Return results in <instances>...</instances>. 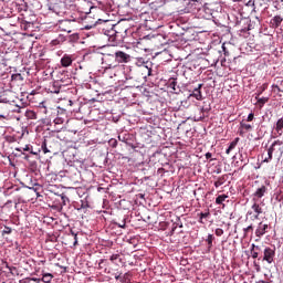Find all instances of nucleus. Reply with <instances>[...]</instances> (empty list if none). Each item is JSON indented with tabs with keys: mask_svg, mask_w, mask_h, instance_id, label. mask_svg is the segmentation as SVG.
Wrapping results in <instances>:
<instances>
[{
	"mask_svg": "<svg viewBox=\"0 0 283 283\" xmlns=\"http://www.w3.org/2000/svg\"><path fill=\"white\" fill-rule=\"evenodd\" d=\"M65 120H67V111L62 108V107H57V108H50L46 107V125H50V127H52V125H54V132H61V125H63V123H65Z\"/></svg>",
	"mask_w": 283,
	"mask_h": 283,
	"instance_id": "f257e3e1",
	"label": "nucleus"
},
{
	"mask_svg": "<svg viewBox=\"0 0 283 283\" xmlns=\"http://www.w3.org/2000/svg\"><path fill=\"white\" fill-rule=\"evenodd\" d=\"M273 155L277 156V158H282L283 156L282 140L276 139L270 145V147L268 148V157L263 159V163H271V160H273Z\"/></svg>",
	"mask_w": 283,
	"mask_h": 283,
	"instance_id": "f03ea898",
	"label": "nucleus"
},
{
	"mask_svg": "<svg viewBox=\"0 0 283 283\" xmlns=\"http://www.w3.org/2000/svg\"><path fill=\"white\" fill-rule=\"evenodd\" d=\"M124 77L125 80H123V83L126 88L140 87V82L136 78V74H134L132 66L124 67Z\"/></svg>",
	"mask_w": 283,
	"mask_h": 283,
	"instance_id": "7ed1b4c3",
	"label": "nucleus"
},
{
	"mask_svg": "<svg viewBox=\"0 0 283 283\" xmlns=\"http://www.w3.org/2000/svg\"><path fill=\"white\" fill-rule=\"evenodd\" d=\"M99 32L104 34V36H107L108 41H116V30L114 29V24H112V22H103L99 27Z\"/></svg>",
	"mask_w": 283,
	"mask_h": 283,
	"instance_id": "20e7f679",
	"label": "nucleus"
},
{
	"mask_svg": "<svg viewBox=\"0 0 283 283\" xmlns=\"http://www.w3.org/2000/svg\"><path fill=\"white\" fill-rule=\"evenodd\" d=\"M102 65H104L105 70H114V67H118L116 53H103Z\"/></svg>",
	"mask_w": 283,
	"mask_h": 283,
	"instance_id": "39448f33",
	"label": "nucleus"
},
{
	"mask_svg": "<svg viewBox=\"0 0 283 283\" xmlns=\"http://www.w3.org/2000/svg\"><path fill=\"white\" fill-rule=\"evenodd\" d=\"M262 213H264L262 206H260L258 201H253L251 210L247 212V218L250 216V220H260V216H262Z\"/></svg>",
	"mask_w": 283,
	"mask_h": 283,
	"instance_id": "423d86ee",
	"label": "nucleus"
},
{
	"mask_svg": "<svg viewBox=\"0 0 283 283\" xmlns=\"http://www.w3.org/2000/svg\"><path fill=\"white\" fill-rule=\"evenodd\" d=\"M55 82L59 83L62 87H67V85H72V78L70 77V73L65 70L57 73V80Z\"/></svg>",
	"mask_w": 283,
	"mask_h": 283,
	"instance_id": "0eeeda50",
	"label": "nucleus"
},
{
	"mask_svg": "<svg viewBox=\"0 0 283 283\" xmlns=\"http://www.w3.org/2000/svg\"><path fill=\"white\" fill-rule=\"evenodd\" d=\"M167 86L172 90V94H180L182 92L180 85H178V74H175L168 78Z\"/></svg>",
	"mask_w": 283,
	"mask_h": 283,
	"instance_id": "6e6552de",
	"label": "nucleus"
},
{
	"mask_svg": "<svg viewBox=\"0 0 283 283\" xmlns=\"http://www.w3.org/2000/svg\"><path fill=\"white\" fill-rule=\"evenodd\" d=\"M269 191V188L265 185L259 186L255 191L252 193V202H255L258 200H261V198H264Z\"/></svg>",
	"mask_w": 283,
	"mask_h": 283,
	"instance_id": "1a4fd4ad",
	"label": "nucleus"
},
{
	"mask_svg": "<svg viewBox=\"0 0 283 283\" xmlns=\"http://www.w3.org/2000/svg\"><path fill=\"white\" fill-rule=\"evenodd\" d=\"M263 262H268V264H273L275 260V248L265 247L263 250Z\"/></svg>",
	"mask_w": 283,
	"mask_h": 283,
	"instance_id": "9d476101",
	"label": "nucleus"
},
{
	"mask_svg": "<svg viewBox=\"0 0 283 283\" xmlns=\"http://www.w3.org/2000/svg\"><path fill=\"white\" fill-rule=\"evenodd\" d=\"M270 227L268 223L261 221L259 222V224L256 226V229L254 231L255 233V237L259 238H262L263 235H266L268 231H269Z\"/></svg>",
	"mask_w": 283,
	"mask_h": 283,
	"instance_id": "9b49d317",
	"label": "nucleus"
},
{
	"mask_svg": "<svg viewBox=\"0 0 283 283\" xmlns=\"http://www.w3.org/2000/svg\"><path fill=\"white\" fill-rule=\"evenodd\" d=\"M115 59L117 61V65H120V63H129L132 61V55L123 51H116Z\"/></svg>",
	"mask_w": 283,
	"mask_h": 283,
	"instance_id": "f8f14e48",
	"label": "nucleus"
},
{
	"mask_svg": "<svg viewBox=\"0 0 283 283\" xmlns=\"http://www.w3.org/2000/svg\"><path fill=\"white\" fill-rule=\"evenodd\" d=\"M205 84H198L195 88L189 90L190 94L189 96L191 98H196V101H202V86Z\"/></svg>",
	"mask_w": 283,
	"mask_h": 283,
	"instance_id": "ddd939ff",
	"label": "nucleus"
},
{
	"mask_svg": "<svg viewBox=\"0 0 283 283\" xmlns=\"http://www.w3.org/2000/svg\"><path fill=\"white\" fill-rule=\"evenodd\" d=\"M137 63H139V65H142V72L146 73V76H154V70H151V63H145V61H143V59H138Z\"/></svg>",
	"mask_w": 283,
	"mask_h": 283,
	"instance_id": "4468645a",
	"label": "nucleus"
},
{
	"mask_svg": "<svg viewBox=\"0 0 283 283\" xmlns=\"http://www.w3.org/2000/svg\"><path fill=\"white\" fill-rule=\"evenodd\" d=\"M61 66L62 67H70V65H72V63H74V56L70 55V54H64L61 57Z\"/></svg>",
	"mask_w": 283,
	"mask_h": 283,
	"instance_id": "2eb2a0df",
	"label": "nucleus"
},
{
	"mask_svg": "<svg viewBox=\"0 0 283 283\" xmlns=\"http://www.w3.org/2000/svg\"><path fill=\"white\" fill-rule=\"evenodd\" d=\"M283 18L282 15H274L270 20V27L273 28L274 30H277L282 25Z\"/></svg>",
	"mask_w": 283,
	"mask_h": 283,
	"instance_id": "dca6fc26",
	"label": "nucleus"
},
{
	"mask_svg": "<svg viewBox=\"0 0 283 283\" xmlns=\"http://www.w3.org/2000/svg\"><path fill=\"white\" fill-rule=\"evenodd\" d=\"M61 87H63L59 82L54 81L50 86H49V92L51 94H60L61 93Z\"/></svg>",
	"mask_w": 283,
	"mask_h": 283,
	"instance_id": "f3484780",
	"label": "nucleus"
},
{
	"mask_svg": "<svg viewBox=\"0 0 283 283\" xmlns=\"http://www.w3.org/2000/svg\"><path fill=\"white\" fill-rule=\"evenodd\" d=\"M274 129L279 136H282L283 134V117L279 118L276 120V124L274 126Z\"/></svg>",
	"mask_w": 283,
	"mask_h": 283,
	"instance_id": "a211bd4d",
	"label": "nucleus"
},
{
	"mask_svg": "<svg viewBox=\"0 0 283 283\" xmlns=\"http://www.w3.org/2000/svg\"><path fill=\"white\" fill-rule=\"evenodd\" d=\"M239 155H240L239 160L240 163L243 164V166L240 169H244V167H247V165L249 164V154L239 153Z\"/></svg>",
	"mask_w": 283,
	"mask_h": 283,
	"instance_id": "6ab92c4d",
	"label": "nucleus"
},
{
	"mask_svg": "<svg viewBox=\"0 0 283 283\" xmlns=\"http://www.w3.org/2000/svg\"><path fill=\"white\" fill-rule=\"evenodd\" d=\"M266 90H269V83L262 84V85L258 88V91H256V93H255V98H258L259 96H262V94H264V92H266Z\"/></svg>",
	"mask_w": 283,
	"mask_h": 283,
	"instance_id": "aec40b11",
	"label": "nucleus"
},
{
	"mask_svg": "<svg viewBox=\"0 0 283 283\" xmlns=\"http://www.w3.org/2000/svg\"><path fill=\"white\" fill-rule=\"evenodd\" d=\"M54 280V275L52 273H42V279H40V282L50 283Z\"/></svg>",
	"mask_w": 283,
	"mask_h": 283,
	"instance_id": "412c9836",
	"label": "nucleus"
},
{
	"mask_svg": "<svg viewBox=\"0 0 283 283\" xmlns=\"http://www.w3.org/2000/svg\"><path fill=\"white\" fill-rule=\"evenodd\" d=\"M19 283H41V279L38 277H24L19 281Z\"/></svg>",
	"mask_w": 283,
	"mask_h": 283,
	"instance_id": "4be33fe9",
	"label": "nucleus"
},
{
	"mask_svg": "<svg viewBox=\"0 0 283 283\" xmlns=\"http://www.w3.org/2000/svg\"><path fill=\"white\" fill-rule=\"evenodd\" d=\"M213 240H216V237L213 234H208L206 242L208 244V251H211L213 249Z\"/></svg>",
	"mask_w": 283,
	"mask_h": 283,
	"instance_id": "5701e85b",
	"label": "nucleus"
},
{
	"mask_svg": "<svg viewBox=\"0 0 283 283\" xmlns=\"http://www.w3.org/2000/svg\"><path fill=\"white\" fill-rule=\"evenodd\" d=\"M81 209H90V202L87 201V198L80 201V208H77V211H81Z\"/></svg>",
	"mask_w": 283,
	"mask_h": 283,
	"instance_id": "b1692460",
	"label": "nucleus"
},
{
	"mask_svg": "<svg viewBox=\"0 0 283 283\" xmlns=\"http://www.w3.org/2000/svg\"><path fill=\"white\" fill-rule=\"evenodd\" d=\"M256 103L260 107H264V105H266V103H269V97H258L256 98Z\"/></svg>",
	"mask_w": 283,
	"mask_h": 283,
	"instance_id": "393cba45",
	"label": "nucleus"
},
{
	"mask_svg": "<svg viewBox=\"0 0 283 283\" xmlns=\"http://www.w3.org/2000/svg\"><path fill=\"white\" fill-rule=\"evenodd\" d=\"M227 198H229V196H227V195H219L216 198V205H222L224 202V200H227Z\"/></svg>",
	"mask_w": 283,
	"mask_h": 283,
	"instance_id": "a878e982",
	"label": "nucleus"
},
{
	"mask_svg": "<svg viewBox=\"0 0 283 283\" xmlns=\"http://www.w3.org/2000/svg\"><path fill=\"white\" fill-rule=\"evenodd\" d=\"M241 129H245V132H251L253 129V126L251 124H247L244 122L240 123Z\"/></svg>",
	"mask_w": 283,
	"mask_h": 283,
	"instance_id": "bb28decb",
	"label": "nucleus"
},
{
	"mask_svg": "<svg viewBox=\"0 0 283 283\" xmlns=\"http://www.w3.org/2000/svg\"><path fill=\"white\" fill-rule=\"evenodd\" d=\"M114 224H116V227H118L119 229H125L126 224H127V217H124L122 222H114Z\"/></svg>",
	"mask_w": 283,
	"mask_h": 283,
	"instance_id": "cd10ccee",
	"label": "nucleus"
},
{
	"mask_svg": "<svg viewBox=\"0 0 283 283\" xmlns=\"http://www.w3.org/2000/svg\"><path fill=\"white\" fill-rule=\"evenodd\" d=\"M238 143H240V137H235L234 140L230 143L229 148L233 151V149L238 147Z\"/></svg>",
	"mask_w": 283,
	"mask_h": 283,
	"instance_id": "c85d7f7f",
	"label": "nucleus"
},
{
	"mask_svg": "<svg viewBox=\"0 0 283 283\" xmlns=\"http://www.w3.org/2000/svg\"><path fill=\"white\" fill-rule=\"evenodd\" d=\"M224 177H219L217 181H214L216 189H218V187H222V185H224Z\"/></svg>",
	"mask_w": 283,
	"mask_h": 283,
	"instance_id": "c756f323",
	"label": "nucleus"
},
{
	"mask_svg": "<svg viewBox=\"0 0 283 283\" xmlns=\"http://www.w3.org/2000/svg\"><path fill=\"white\" fill-rule=\"evenodd\" d=\"M108 145L109 147H113V149H116V147H118V140L112 138L108 140Z\"/></svg>",
	"mask_w": 283,
	"mask_h": 283,
	"instance_id": "7c9ffc66",
	"label": "nucleus"
},
{
	"mask_svg": "<svg viewBox=\"0 0 283 283\" xmlns=\"http://www.w3.org/2000/svg\"><path fill=\"white\" fill-rule=\"evenodd\" d=\"M251 232H253V224H250L247 228H243L244 235H249V233Z\"/></svg>",
	"mask_w": 283,
	"mask_h": 283,
	"instance_id": "2f4dec72",
	"label": "nucleus"
},
{
	"mask_svg": "<svg viewBox=\"0 0 283 283\" xmlns=\"http://www.w3.org/2000/svg\"><path fill=\"white\" fill-rule=\"evenodd\" d=\"M11 80H12V81H23V75H21L20 73H18V74H12V75H11Z\"/></svg>",
	"mask_w": 283,
	"mask_h": 283,
	"instance_id": "473e14b6",
	"label": "nucleus"
},
{
	"mask_svg": "<svg viewBox=\"0 0 283 283\" xmlns=\"http://www.w3.org/2000/svg\"><path fill=\"white\" fill-rule=\"evenodd\" d=\"M10 233H12V228L6 226L2 230V235H10Z\"/></svg>",
	"mask_w": 283,
	"mask_h": 283,
	"instance_id": "72a5a7b5",
	"label": "nucleus"
},
{
	"mask_svg": "<svg viewBox=\"0 0 283 283\" xmlns=\"http://www.w3.org/2000/svg\"><path fill=\"white\" fill-rule=\"evenodd\" d=\"M41 149H42L43 154H50V150L48 148V143L43 142Z\"/></svg>",
	"mask_w": 283,
	"mask_h": 283,
	"instance_id": "f704fd0d",
	"label": "nucleus"
},
{
	"mask_svg": "<svg viewBox=\"0 0 283 283\" xmlns=\"http://www.w3.org/2000/svg\"><path fill=\"white\" fill-rule=\"evenodd\" d=\"M214 233L218 238H221V235H224V230H222V228H217Z\"/></svg>",
	"mask_w": 283,
	"mask_h": 283,
	"instance_id": "c9c22d12",
	"label": "nucleus"
},
{
	"mask_svg": "<svg viewBox=\"0 0 283 283\" xmlns=\"http://www.w3.org/2000/svg\"><path fill=\"white\" fill-rule=\"evenodd\" d=\"M211 216V213L208 211V212H201L200 214H199V218H201V219H203L205 220V218H209Z\"/></svg>",
	"mask_w": 283,
	"mask_h": 283,
	"instance_id": "e433bc0d",
	"label": "nucleus"
},
{
	"mask_svg": "<svg viewBox=\"0 0 283 283\" xmlns=\"http://www.w3.org/2000/svg\"><path fill=\"white\" fill-rule=\"evenodd\" d=\"M61 198H62L63 205H66V202H70V198H67V196H65L64 193L61 195Z\"/></svg>",
	"mask_w": 283,
	"mask_h": 283,
	"instance_id": "4c0bfd02",
	"label": "nucleus"
},
{
	"mask_svg": "<svg viewBox=\"0 0 283 283\" xmlns=\"http://www.w3.org/2000/svg\"><path fill=\"white\" fill-rule=\"evenodd\" d=\"M253 118H255V114L250 113V114L248 115V117H247V122H248V123H251V122L253 120Z\"/></svg>",
	"mask_w": 283,
	"mask_h": 283,
	"instance_id": "58836bf2",
	"label": "nucleus"
},
{
	"mask_svg": "<svg viewBox=\"0 0 283 283\" xmlns=\"http://www.w3.org/2000/svg\"><path fill=\"white\" fill-rule=\"evenodd\" d=\"M118 258H120V254H112L109 256V260H111V262H115V260H118Z\"/></svg>",
	"mask_w": 283,
	"mask_h": 283,
	"instance_id": "ea45409f",
	"label": "nucleus"
},
{
	"mask_svg": "<svg viewBox=\"0 0 283 283\" xmlns=\"http://www.w3.org/2000/svg\"><path fill=\"white\" fill-rule=\"evenodd\" d=\"M33 149L32 145H25V147L22 148L23 151H29L31 153Z\"/></svg>",
	"mask_w": 283,
	"mask_h": 283,
	"instance_id": "a19ab883",
	"label": "nucleus"
},
{
	"mask_svg": "<svg viewBox=\"0 0 283 283\" xmlns=\"http://www.w3.org/2000/svg\"><path fill=\"white\" fill-rule=\"evenodd\" d=\"M258 251L259 250L251 251V255H252L253 260H256V258L260 255V253Z\"/></svg>",
	"mask_w": 283,
	"mask_h": 283,
	"instance_id": "79ce46f5",
	"label": "nucleus"
},
{
	"mask_svg": "<svg viewBox=\"0 0 283 283\" xmlns=\"http://www.w3.org/2000/svg\"><path fill=\"white\" fill-rule=\"evenodd\" d=\"M251 251H261L260 245H255V243H252Z\"/></svg>",
	"mask_w": 283,
	"mask_h": 283,
	"instance_id": "37998d69",
	"label": "nucleus"
},
{
	"mask_svg": "<svg viewBox=\"0 0 283 283\" xmlns=\"http://www.w3.org/2000/svg\"><path fill=\"white\" fill-rule=\"evenodd\" d=\"M71 233H72V235H74V247H76V244H78V238H77V235H76V233H74V231H71Z\"/></svg>",
	"mask_w": 283,
	"mask_h": 283,
	"instance_id": "c03bdc74",
	"label": "nucleus"
},
{
	"mask_svg": "<svg viewBox=\"0 0 283 283\" xmlns=\"http://www.w3.org/2000/svg\"><path fill=\"white\" fill-rule=\"evenodd\" d=\"M7 269L12 275H14V271H17V268L7 265Z\"/></svg>",
	"mask_w": 283,
	"mask_h": 283,
	"instance_id": "a18cd8bd",
	"label": "nucleus"
},
{
	"mask_svg": "<svg viewBox=\"0 0 283 283\" xmlns=\"http://www.w3.org/2000/svg\"><path fill=\"white\" fill-rule=\"evenodd\" d=\"M97 191L98 193H107V189L106 188H103V187H97Z\"/></svg>",
	"mask_w": 283,
	"mask_h": 283,
	"instance_id": "49530a36",
	"label": "nucleus"
},
{
	"mask_svg": "<svg viewBox=\"0 0 283 283\" xmlns=\"http://www.w3.org/2000/svg\"><path fill=\"white\" fill-rule=\"evenodd\" d=\"M92 28H96V24H87L84 27V30H92Z\"/></svg>",
	"mask_w": 283,
	"mask_h": 283,
	"instance_id": "de8ad7c7",
	"label": "nucleus"
},
{
	"mask_svg": "<svg viewBox=\"0 0 283 283\" xmlns=\"http://www.w3.org/2000/svg\"><path fill=\"white\" fill-rule=\"evenodd\" d=\"M211 156H213V154L211 153H206V159L209 160L211 158Z\"/></svg>",
	"mask_w": 283,
	"mask_h": 283,
	"instance_id": "09e8293b",
	"label": "nucleus"
},
{
	"mask_svg": "<svg viewBox=\"0 0 283 283\" xmlns=\"http://www.w3.org/2000/svg\"><path fill=\"white\" fill-rule=\"evenodd\" d=\"M32 156H39V151H34L33 149L30 153Z\"/></svg>",
	"mask_w": 283,
	"mask_h": 283,
	"instance_id": "8fccbe9b",
	"label": "nucleus"
},
{
	"mask_svg": "<svg viewBox=\"0 0 283 283\" xmlns=\"http://www.w3.org/2000/svg\"><path fill=\"white\" fill-rule=\"evenodd\" d=\"M24 156V160H30V155H25V153H23Z\"/></svg>",
	"mask_w": 283,
	"mask_h": 283,
	"instance_id": "3c124183",
	"label": "nucleus"
},
{
	"mask_svg": "<svg viewBox=\"0 0 283 283\" xmlns=\"http://www.w3.org/2000/svg\"><path fill=\"white\" fill-rule=\"evenodd\" d=\"M231 149L228 147L227 149H226V154L229 156V154H231Z\"/></svg>",
	"mask_w": 283,
	"mask_h": 283,
	"instance_id": "603ef678",
	"label": "nucleus"
},
{
	"mask_svg": "<svg viewBox=\"0 0 283 283\" xmlns=\"http://www.w3.org/2000/svg\"><path fill=\"white\" fill-rule=\"evenodd\" d=\"M118 140H120L122 143H126L125 137L122 138L120 136H118Z\"/></svg>",
	"mask_w": 283,
	"mask_h": 283,
	"instance_id": "864d4df0",
	"label": "nucleus"
},
{
	"mask_svg": "<svg viewBox=\"0 0 283 283\" xmlns=\"http://www.w3.org/2000/svg\"><path fill=\"white\" fill-rule=\"evenodd\" d=\"M199 222H200V224H205L202 217H199Z\"/></svg>",
	"mask_w": 283,
	"mask_h": 283,
	"instance_id": "5fc2aeb1",
	"label": "nucleus"
},
{
	"mask_svg": "<svg viewBox=\"0 0 283 283\" xmlns=\"http://www.w3.org/2000/svg\"><path fill=\"white\" fill-rule=\"evenodd\" d=\"M272 87H275V88L277 90V92L281 91V90H280V86H277V85H275V84H273Z\"/></svg>",
	"mask_w": 283,
	"mask_h": 283,
	"instance_id": "6e6d98bb",
	"label": "nucleus"
},
{
	"mask_svg": "<svg viewBox=\"0 0 283 283\" xmlns=\"http://www.w3.org/2000/svg\"><path fill=\"white\" fill-rule=\"evenodd\" d=\"M115 280H120V275H115Z\"/></svg>",
	"mask_w": 283,
	"mask_h": 283,
	"instance_id": "4d7b16f0",
	"label": "nucleus"
},
{
	"mask_svg": "<svg viewBox=\"0 0 283 283\" xmlns=\"http://www.w3.org/2000/svg\"><path fill=\"white\" fill-rule=\"evenodd\" d=\"M232 1H234V2H240V1H242V0H232Z\"/></svg>",
	"mask_w": 283,
	"mask_h": 283,
	"instance_id": "13d9d810",
	"label": "nucleus"
},
{
	"mask_svg": "<svg viewBox=\"0 0 283 283\" xmlns=\"http://www.w3.org/2000/svg\"><path fill=\"white\" fill-rule=\"evenodd\" d=\"M17 151H21V148H17Z\"/></svg>",
	"mask_w": 283,
	"mask_h": 283,
	"instance_id": "bf43d9fd",
	"label": "nucleus"
},
{
	"mask_svg": "<svg viewBox=\"0 0 283 283\" xmlns=\"http://www.w3.org/2000/svg\"><path fill=\"white\" fill-rule=\"evenodd\" d=\"M253 216H258V212H253Z\"/></svg>",
	"mask_w": 283,
	"mask_h": 283,
	"instance_id": "052dcab7",
	"label": "nucleus"
},
{
	"mask_svg": "<svg viewBox=\"0 0 283 283\" xmlns=\"http://www.w3.org/2000/svg\"><path fill=\"white\" fill-rule=\"evenodd\" d=\"M30 114L34 116V113H33V112H30Z\"/></svg>",
	"mask_w": 283,
	"mask_h": 283,
	"instance_id": "680f3d73",
	"label": "nucleus"
},
{
	"mask_svg": "<svg viewBox=\"0 0 283 283\" xmlns=\"http://www.w3.org/2000/svg\"><path fill=\"white\" fill-rule=\"evenodd\" d=\"M0 118H3V115H0Z\"/></svg>",
	"mask_w": 283,
	"mask_h": 283,
	"instance_id": "e2e57ef3",
	"label": "nucleus"
},
{
	"mask_svg": "<svg viewBox=\"0 0 283 283\" xmlns=\"http://www.w3.org/2000/svg\"><path fill=\"white\" fill-rule=\"evenodd\" d=\"M262 283H266V282H264V281H261Z\"/></svg>",
	"mask_w": 283,
	"mask_h": 283,
	"instance_id": "0e129e2a",
	"label": "nucleus"
},
{
	"mask_svg": "<svg viewBox=\"0 0 283 283\" xmlns=\"http://www.w3.org/2000/svg\"><path fill=\"white\" fill-rule=\"evenodd\" d=\"M29 189H32V187H29Z\"/></svg>",
	"mask_w": 283,
	"mask_h": 283,
	"instance_id": "69168bd1",
	"label": "nucleus"
}]
</instances>
